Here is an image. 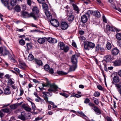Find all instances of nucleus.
Segmentation results:
<instances>
[{
	"instance_id": "obj_1",
	"label": "nucleus",
	"mask_w": 121,
	"mask_h": 121,
	"mask_svg": "<svg viewBox=\"0 0 121 121\" xmlns=\"http://www.w3.org/2000/svg\"><path fill=\"white\" fill-rule=\"evenodd\" d=\"M22 15L23 17L25 18L32 17L35 20H37V17L32 13H29L26 12H22Z\"/></svg>"
},
{
	"instance_id": "obj_2",
	"label": "nucleus",
	"mask_w": 121,
	"mask_h": 121,
	"mask_svg": "<svg viewBox=\"0 0 121 121\" xmlns=\"http://www.w3.org/2000/svg\"><path fill=\"white\" fill-rule=\"evenodd\" d=\"M94 44L91 42L88 41H86L84 43V47L85 49L86 50H89L88 47L90 48H93L95 46Z\"/></svg>"
},
{
	"instance_id": "obj_3",
	"label": "nucleus",
	"mask_w": 121,
	"mask_h": 121,
	"mask_svg": "<svg viewBox=\"0 0 121 121\" xmlns=\"http://www.w3.org/2000/svg\"><path fill=\"white\" fill-rule=\"evenodd\" d=\"M65 11L67 13V16L68 17V20L69 22L72 21L74 20V17L72 14V11L70 9L66 10Z\"/></svg>"
},
{
	"instance_id": "obj_4",
	"label": "nucleus",
	"mask_w": 121,
	"mask_h": 121,
	"mask_svg": "<svg viewBox=\"0 0 121 121\" xmlns=\"http://www.w3.org/2000/svg\"><path fill=\"white\" fill-rule=\"evenodd\" d=\"M58 87L55 84L53 83L51 85L50 88L48 89V91L50 92H54L57 91Z\"/></svg>"
},
{
	"instance_id": "obj_5",
	"label": "nucleus",
	"mask_w": 121,
	"mask_h": 121,
	"mask_svg": "<svg viewBox=\"0 0 121 121\" xmlns=\"http://www.w3.org/2000/svg\"><path fill=\"white\" fill-rule=\"evenodd\" d=\"M106 29L107 30L109 31L114 32L115 31L119 32V31L115 28L113 27L110 26L109 25H107L106 26Z\"/></svg>"
},
{
	"instance_id": "obj_6",
	"label": "nucleus",
	"mask_w": 121,
	"mask_h": 121,
	"mask_svg": "<svg viewBox=\"0 0 121 121\" xmlns=\"http://www.w3.org/2000/svg\"><path fill=\"white\" fill-rule=\"evenodd\" d=\"M48 41L50 43H56L57 42V40L54 38L49 37L47 38Z\"/></svg>"
},
{
	"instance_id": "obj_7",
	"label": "nucleus",
	"mask_w": 121,
	"mask_h": 121,
	"mask_svg": "<svg viewBox=\"0 0 121 121\" xmlns=\"http://www.w3.org/2000/svg\"><path fill=\"white\" fill-rule=\"evenodd\" d=\"M22 108H24L25 110L28 112H30L31 110V109L30 108L25 104H23L22 105Z\"/></svg>"
},
{
	"instance_id": "obj_8",
	"label": "nucleus",
	"mask_w": 121,
	"mask_h": 121,
	"mask_svg": "<svg viewBox=\"0 0 121 121\" xmlns=\"http://www.w3.org/2000/svg\"><path fill=\"white\" fill-rule=\"evenodd\" d=\"M61 27L63 30H65L67 29L68 27V25L65 22H63L61 24Z\"/></svg>"
},
{
	"instance_id": "obj_9",
	"label": "nucleus",
	"mask_w": 121,
	"mask_h": 121,
	"mask_svg": "<svg viewBox=\"0 0 121 121\" xmlns=\"http://www.w3.org/2000/svg\"><path fill=\"white\" fill-rule=\"evenodd\" d=\"M33 61L35 64H37L39 66H42L43 64L41 60L39 59L34 58Z\"/></svg>"
},
{
	"instance_id": "obj_10",
	"label": "nucleus",
	"mask_w": 121,
	"mask_h": 121,
	"mask_svg": "<svg viewBox=\"0 0 121 121\" xmlns=\"http://www.w3.org/2000/svg\"><path fill=\"white\" fill-rule=\"evenodd\" d=\"M119 51L117 48H113L111 51L112 54L114 55H116L119 53Z\"/></svg>"
},
{
	"instance_id": "obj_11",
	"label": "nucleus",
	"mask_w": 121,
	"mask_h": 121,
	"mask_svg": "<svg viewBox=\"0 0 121 121\" xmlns=\"http://www.w3.org/2000/svg\"><path fill=\"white\" fill-rule=\"evenodd\" d=\"M26 114L25 112H22L21 115L18 116V118L22 120H24L26 118Z\"/></svg>"
},
{
	"instance_id": "obj_12",
	"label": "nucleus",
	"mask_w": 121,
	"mask_h": 121,
	"mask_svg": "<svg viewBox=\"0 0 121 121\" xmlns=\"http://www.w3.org/2000/svg\"><path fill=\"white\" fill-rule=\"evenodd\" d=\"M113 0H108L109 2L111 4L112 6L113 7V8L116 10L118 11L121 13V9L119 8H117L114 5V3L113 2Z\"/></svg>"
},
{
	"instance_id": "obj_13",
	"label": "nucleus",
	"mask_w": 121,
	"mask_h": 121,
	"mask_svg": "<svg viewBox=\"0 0 121 121\" xmlns=\"http://www.w3.org/2000/svg\"><path fill=\"white\" fill-rule=\"evenodd\" d=\"M93 110L96 114L99 115L101 114V110L97 107L96 106H94Z\"/></svg>"
},
{
	"instance_id": "obj_14",
	"label": "nucleus",
	"mask_w": 121,
	"mask_h": 121,
	"mask_svg": "<svg viewBox=\"0 0 121 121\" xmlns=\"http://www.w3.org/2000/svg\"><path fill=\"white\" fill-rule=\"evenodd\" d=\"M87 17L86 15H83L81 17V21L83 23H86L87 22Z\"/></svg>"
},
{
	"instance_id": "obj_15",
	"label": "nucleus",
	"mask_w": 121,
	"mask_h": 121,
	"mask_svg": "<svg viewBox=\"0 0 121 121\" xmlns=\"http://www.w3.org/2000/svg\"><path fill=\"white\" fill-rule=\"evenodd\" d=\"M75 55H73L71 58V62L73 64H76L77 62V58L75 57Z\"/></svg>"
},
{
	"instance_id": "obj_16",
	"label": "nucleus",
	"mask_w": 121,
	"mask_h": 121,
	"mask_svg": "<svg viewBox=\"0 0 121 121\" xmlns=\"http://www.w3.org/2000/svg\"><path fill=\"white\" fill-rule=\"evenodd\" d=\"M15 83L14 81H13L11 78L8 79L7 81V85L9 86H11Z\"/></svg>"
},
{
	"instance_id": "obj_17",
	"label": "nucleus",
	"mask_w": 121,
	"mask_h": 121,
	"mask_svg": "<svg viewBox=\"0 0 121 121\" xmlns=\"http://www.w3.org/2000/svg\"><path fill=\"white\" fill-rule=\"evenodd\" d=\"M115 66L121 65V60H116L113 62Z\"/></svg>"
},
{
	"instance_id": "obj_18",
	"label": "nucleus",
	"mask_w": 121,
	"mask_h": 121,
	"mask_svg": "<svg viewBox=\"0 0 121 121\" xmlns=\"http://www.w3.org/2000/svg\"><path fill=\"white\" fill-rule=\"evenodd\" d=\"M104 49L103 48H101V46L99 45H97L96 47L95 51H98L100 50L101 52H103L104 51Z\"/></svg>"
},
{
	"instance_id": "obj_19",
	"label": "nucleus",
	"mask_w": 121,
	"mask_h": 121,
	"mask_svg": "<svg viewBox=\"0 0 121 121\" xmlns=\"http://www.w3.org/2000/svg\"><path fill=\"white\" fill-rule=\"evenodd\" d=\"M73 9L76 13H79V9L78 7L75 4H73L72 5Z\"/></svg>"
},
{
	"instance_id": "obj_20",
	"label": "nucleus",
	"mask_w": 121,
	"mask_h": 121,
	"mask_svg": "<svg viewBox=\"0 0 121 121\" xmlns=\"http://www.w3.org/2000/svg\"><path fill=\"white\" fill-rule=\"evenodd\" d=\"M1 110L3 112L5 113H10L11 112L10 109L7 108L2 109H1Z\"/></svg>"
},
{
	"instance_id": "obj_21",
	"label": "nucleus",
	"mask_w": 121,
	"mask_h": 121,
	"mask_svg": "<svg viewBox=\"0 0 121 121\" xmlns=\"http://www.w3.org/2000/svg\"><path fill=\"white\" fill-rule=\"evenodd\" d=\"M77 65L76 64H73L70 67L69 70L70 71H74L76 68Z\"/></svg>"
},
{
	"instance_id": "obj_22",
	"label": "nucleus",
	"mask_w": 121,
	"mask_h": 121,
	"mask_svg": "<svg viewBox=\"0 0 121 121\" xmlns=\"http://www.w3.org/2000/svg\"><path fill=\"white\" fill-rule=\"evenodd\" d=\"M120 80L119 77L117 76H114L113 78V82L115 83L118 82Z\"/></svg>"
},
{
	"instance_id": "obj_23",
	"label": "nucleus",
	"mask_w": 121,
	"mask_h": 121,
	"mask_svg": "<svg viewBox=\"0 0 121 121\" xmlns=\"http://www.w3.org/2000/svg\"><path fill=\"white\" fill-rule=\"evenodd\" d=\"M45 41V39L43 38H39L38 40V42L40 44H42L44 43Z\"/></svg>"
},
{
	"instance_id": "obj_24",
	"label": "nucleus",
	"mask_w": 121,
	"mask_h": 121,
	"mask_svg": "<svg viewBox=\"0 0 121 121\" xmlns=\"http://www.w3.org/2000/svg\"><path fill=\"white\" fill-rule=\"evenodd\" d=\"M11 93V91L9 88H5L4 90V93L5 95H9Z\"/></svg>"
},
{
	"instance_id": "obj_25",
	"label": "nucleus",
	"mask_w": 121,
	"mask_h": 121,
	"mask_svg": "<svg viewBox=\"0 0 121 121\" xmlns=\"http://www.w3.org/2000/svg\"><path fill=\"white\" fill-rule=\"evenodd\" d=\"M34 14H38L39 12V10L38 8L37 7H34L32 9ZM35 15V14H34Z\"/></svg>"
},
{
	"instance_id": "obj_26",
	"label": "nucleus",
	"mask_w": 121,
	"mask_h": 121,
	"mask_svg": "<svg viewBox=\"0 0 121 121\" xmlns=\"http://www.w3.org/2000/svg\"><path fill=\"white\" fill-rule=\"evenodd\" d=\"M115 85L118 91L121 89V83H116L115 84Z\"/></svg>"
},
{
	"instance_id": "obj_27",
	"label": "nucleus",
	"mask_w": 121,
	"mask_h": 121,
	"mask_svg": "<svg viewBox=\"0 0 121 121\" xmlns=\"http://www.w3.org/2000/svg\"><path fill=\"white\" fill-rule=\"evenodd\" d=\"M58 46H59L61 49L63 50L65 47V44L63 42H61L59 43Z\"/></svg>"
},
{
	"instance_id": "obj_28",
	"label": "nucleus",
	"mask_w": 121,
	"mask_h": 121,
	"mask_svg": "<svg viewBox=\"0 0 121 121\" xmlns=\"http://www.w3.org/2000/svg\"><path fill=\"white\" fill-rule=\"evenodd\" d=\"M9 54V52L8 50L6 49H4L2 55L3 56H5Z\"/></svg>"
},
{
	"instance_id": "obj_29",
	"label": "nucleus",
	"mask_w": 121,
	"mask_h": 121,
	"mask_svg": "<svg viewBox=\"0 0 121 121\" xmlns=\"http://www.w3.org/2000/svg\"><path fill=\"white\" fill-rule=\"evenodd\" d=\"M105 58L107 61H111L112 59V57L111 55H110L106 56L105 57Z\"/></svg>"
},
{
	"instance_id": "obj_30",
	"label": "nucleus",
	"mask_w": 121,
	"mask_h": 121,
	"mask_svg": "<svg viewBox=\"0 0 121 121\" xmlns=\"http://www.w3.org/2000/svg\"><path fill=\"white\" fill-rule=\"evenodd\" d=\"M55 22H54L53 26L54 27H58L60 25V24L58 21L56 19V20H55Z\"/></svg>"
},
{
	"instance_id": "obj_31",
	"label": "nucleus",
	"mask_w": 121,
	"mask_h": 121,
	"mask_svg": "<svg viewBox=\"0 0 121 121\" xmlns=\"http://www.w3.org/2000/svg\"><path fill=\"white\" fill-rule=\"evenodd\" d=\"M94 16L97 17H99L100 16V13L99 12L98 10L94 12Z\"/></svg>"
},
{
	"instance_id": "obj_32",
	"label": "nucleus",
	"mask_w": 121,
	"mask_h": 121,
	"mask_svg": "<svg viewBox=\"0 0 121 121\" xmlns=\"http://www.w3.org/2000/svg\"><path fill=\"white\" fill-rule=\"evenodd\" d=\"M56 72L58 74L60 75H66L68 73H66L61 71H57Z\"/></svg>"
},
{
	"instance_id": "obj_33",
	"label": "nucleus",
	"mask_w": 121,
	"mask_h": 121,
	"mask_svg": "<svg viewBox=\"0 0 121 121\" xmlns=\"http://www.w3.org/2000/svg\"><path fill=\"white\" fill-rule=\"evenodd\" d=\"M34 59L33 56L31 54H29L28 57V60L30 61H31Z\"/></svg>"
},
{
	"instance_id": "obj_34",
	"label": "nucleus",
	"mask_w": 121,
	"mask_h": 121,
	"mask_svg": "<svg viewBox=\"0 0 121 121\" xmlns=\"http://www.w3.org/2000/svg\"><path fill=\"white\" fill-rule=\"evenodd\" d=\"M45 14L47 17H49L50 19H51L52 18V16L51 13L48 11H46L45 12Z\"/></svg>"
},
{
	"instance_id": "obj_35",
	"label": "nucleus",
	"mask_w": 121,
	"mask_h": 121,
	"mask_svg": "<svg viewBox=\"0 0 121 121\" xmlns=\"http://www.w3.org/2000/svg\"><path fill=\"white\" fill-rule=\"evenodd\" d=\"M15 10L17 12H20L21 10L20 7V6L17 5L14 8Z\"/></svg>"
},
{
	"instance_id": "obj_36",
	"label": "nucleus",
	"mask_w": 121,
	"mask_h": 121,
	"mask_svg": "<svg viewBox=\"0 0 121 121\" xmlns=\"http://www.w3.org/2000/svg\"><path fill=\"white\" fill-rule=\"evenodd\" d=\"M17 107V105L16 104H14L11 105L10 106V108L12 109H15Z\"/></svg>"
},
{
	"instance_id": "obj_37",
	"label": "nucleus",
	"mask_w": 121,
	"mask_h": 121,
	"mask_svg": "<svg viewBox=\"0 0 121 121\" xmlns=\"http://www.w3.org/2000/svg\"><path fill=\"white\" fill-rule=\"evenodd\" d=\"M93 100H94V103L96 105H98L99 104L98 99L94 97H93Z\"/></svg>"
},
{
	"instance_id": "obj_38",
	"label": "nucleus",
	"mask_w": 121,
	"mask_h": 121,
	"mask_svg": "<svg viewBox=\"0 0 121 121\" xmlns=\"http://www.w3.org/2000/svg\"><path fill=\"white\" fill-rule=\"evenodd\" d=\"M116 37L117 39L120 40L121 39V33H117L116 35Z\"/></svg>"
},
{
	"instance_id": "obj_39",
	"label": "nucleus",
	"mask_w": 121,
	"mask_h": 121,
	"mask_svg": "<svg viewBox=\"0 0 121 121\" xmlns=\"http://www.w3.org/2000/svg\"><path fill=\"white\" fill-rule=\"evenodd\" d=\"M1 1L4 5H6L9 4V0H1Z\"/></svg>"
},
{
	"instance_id": "obj_40",
	"label": "nucleus",
	"mask_w": 121,
	"mask_h": 121,
	"mask_svg": "<svg viewBox=\"0 0 121 121\" xmlns=\"http://www.w3.org/2000/svg\"><path fill=\"white\" fill-rule=\"evenodd\" d=\"M111 44L108 42L106 44V48L107 49L109 50L111 48Z\"/></svg>"
},
{
	"instance_id": "obj_41",
	"label": "nucleus",
	"mask_w": 121,
	"mask_h": 121,
	"mask_svg": "<svg viewBox=\"0 0 121 121\" xmlns=\"http://www.w3.org/2000/svg\"><path fill=\"white\" fill-rule=\"evenodd\" d=\"M10 3L11 5L14 6L17 3L16 0H11Z\"/></svg>"
},
{
	"instance_id": "obj_42",
	"label": "nucleus",
	"mask_w": 121,
	"mask_h": 121,
	"mask_svg": "<svg viewBox=\"0 0 121 121\" xmlns=\"http://www.w3.org/2000/svg\"><path fill=\"white\" fill-rule=\"evenodd\" d=\"M93 13V11L92 10H89L86 13V14L88 15V16L89 17V16L91 15Z\"/></svg>"
},
{
	"instance_id": "obj_43",
	"label": "nucleus",
	"mask_w": 121,
	"mask_h": 121,
	"mask_svg": "<svg viewBox=\"0 0 121 121\" xmlns=\"http://www.w3.org/2000/svg\"><path fill=\"white\" fill-rule=\"evenodd\" d=\"M38 2L40 3H41L43 4L42 6L43 7V5L46 4H45L44 3L45 2V0H37Z\"/></svg>"
},
{
	"instance_id": "obj_44",
	"label": "nucleus",
	"mask_w": 121,
	"mask_h": 121,
	"mask_svg": "<svg viewBox=\"0 0 121 121\" xmlns=\"http://www.w3.org/2000/svg\"><path fill=\"white\" fill-rule=\"evenodd\" d=\"M37 97L38 98L36 99H35V100L36 101L39 102L40 101L42 102H44V100L41 99L38 96V97Z\"/></svg>"
},
{
	"instance_id": "obj_45",
	"label": "nucleus",
	"mask_w": 121,
	"mask_h": 121,
	"mask_svg": "<svg viewBox=\"0 0 121 121\" xmlns=\"http://www.w3.org/2000/svg\"><path fill=\"white\" fill-rule=\"evenodd\" d=\"M19 43L22 45H24L25 43L24 41L22 39L19 41Z\"/></svg>"
},
{
	"instance_id": "obj_46",
	"label": "nucleus",
	"mask_w": 121,
	"mask_h": 121,
	"mask_svg": "<svg viewBox=\"0 0 121 121\" xmlns=\"http://www.w3.org/2000/svg\"><path fill=\"white\" fill-rule=\"evenodd\" d=\"M44 68L45 70L48 71L50 69L49 66L48 65H45Z\"/></svg>"
},
{
	"instance_id": "obj_47",
	"label": "nucleus",
	"mask_w": 121,
	"mask_h": 121,
	"mask_svg": "<svg viewBox=\"0 0 121 121\" xmlns=\"http://www.w3.org/2000/svg\"><path fill=\"white\" fill-rule=\"evenodd\" d=\"M100 95V93L98 91L95 92L94 94V95L95 97H98Z\"/></svg>"
},
{
	"instance_id": "obj_48",
	"label": "nucleus",
	"mask_w": 121,
	"mask_h": 121,
	"mask_svg": "<svg viewBox=\"0 0 121 121\" xmlns=\"http://www.w3.org/2000/svg\"><path fill=\"white\" fill-rule=\"evenodd\" d=\"M81 96V95H78L77 94H75V95H71L70 96V97H76L77 98H78L80 97Z\"/></svg>"
},
{
	"instance_id": "obj_49",
	"label": "nucleus",
	"mask_w": 121,
	"mask_h": 121,
	"mask_svg": "<svg viewBox=\"0 0 121 121\" xmlns=\"http://www.w3.org/2000/svg\"><path fill=\"white\" fill-rule=\"evenodd\" d=\"M26 45L28 50L32 48V46L31 43H27Z\"/></svg>"
},
{
	"instance_id": "obj_50",
	"label": "nucleus",
	"mask_w": 121,
	"mask_h": 121,
	"mask_svg": "<svg viewBox=\"0 0 121 121\" xmlns=\"http://www.w3.org/2000/svg\"><path fill=\"white\" fill-rule=\"evenodd\" d=\"M69 48L68 46H66V47H65L63 49L64 50V51L65 52H67L69 50Z\"/></svg>"
},
{
	"instance_id": "obj_51",
	"label": "nucleus",
	"mask_w": 121,
	"mask_h": 121,
	"mask_svg": "<svg viewBox=\"0 0 121 121\" xmlns=\"http://www.w3.org/2000/svg\"><path fill=\"white\" fill-rule=\"evenodd\" d=\"M9 10H11L12 9L13 7L12 5L11 6H9V4H8L7 5H4Z\"/></svg>"
},
{
	"instance_id": "obj_52",
	"label": "nucleus",
	"mask_w": 121,
	"mask_h": 121,
	"mask_svg": "<svg viewBox=\"0 0 121 121\" xmlns=\"http://www.w3.org/2000/svg\"><path fill=\"white\" fill-rule=\"evenodd\" d=\"M50 73L52 74L54 73L53 69L52 68L49 69L48 71Z\"/></svg>"
},
{
	"instance_id": "obj_53",
	"label": "nucleus",
	"mask_w": 121,
	"mask_h": 121,
	"mask_svg": "<svg viewBox=\"0 0 121 121\" xmlns=\"http://www.w3.org/2000/svg\"><path fill=\"white\" fill-rule=\"evenodd\" d=\"M106 63H103V65H104V70L105 71H107L108 70L107 68V65L106 64Z\"/></svg>"
},
{
	"instance_id": "obj_54",
	"label": "nucleus",
	"mask_w": 121,
	"mask_h": 121,
	"mask_svg": "<svg viewBox=\"0 0 121 121\" xmlns=\"http://www.w3.org/2000/svg\"><path fill=\"white\" fill-rule=\"evenodd\" d=\"M90 101V100L89 99L86 98L85 99L84 102L85 103L87 104L89 103Z\"/></svg>"
},
{
	"instance_id": "obj_55",
	"label": "nucleus",
	"mask_w": 121,
	"mask_h": 121,
	"mask_svg": "<svg viewBox=\"0 0 121 121\" xmlns=\"http://www.w3.org/2000/svg\"><path fill=\"white\" fill-rule=\"evenodd\" d=\"M97 87L98 89L99 90L102 91L103 90V88L100 85L97 86Z\"/></svg>"
},
{
	"instance_id": "obj_56",
	"label": "nucleus",
	"mask_w": 121,
	"mask_h": 121,
	"mask_svg": "<svg viewBox=\"0 0 121 121\" xmlns=\"http://www.w3.org/2000/svg\"><path fill=\"white\" fill-rule=\"evenodd\" d=\"M13 56H12L11 55H9V59L13 60H14V59L13 58Z\"/></svg>"
},
{
	"instance_id": "obj_57",
	"label": "nucleus",
	"mask_w": 121,
	"mask_h": 121,
	"mask_svg": "<svg viewBox=\"0 0 121 121\" xmlns=\"http://www.w3.org/2000/svg\"><path fill=\"white\" fill-rule=\"evenodd\" d=\"M79 39L80 40L82 41H85L86 39V38L83 36H81L79 37Z\"/></svg>"
},
{
	"instance_id": "obj_58",
	"label": "nucleus",
	"mask_w": 121,
	"mask_h": 121,
	"mask_svg": "<svg viewBox=\"0 0 121 121\" xmlns=\"http://www.w3.org/2000/svg\"><path fill=\"white\" fill-rule=\"evenodd\" d=\"M2 112L3 111L1 110L0 111V117L1 118L3 117L4 116V115Z\"/></svg>"
},
{
	"instance_id": "obj_59",
	"label": "nucleus",
	"mask_w": 121,
	"mask_h": 121,
	"mask_svg": "<svg viewBox=\"0 0 121 121\" xmlns=\"http://www.w3.org/2000/svg\"><path fill=\"white\" fill-rule=\"evenodd\" d=\"M20 93L19 95L20 96H22L24 93V91L22 88L20 89Z\"/></svg>"
},
{
	"instance_id": "obj_60",
	"label": "nucleus",
	"mask_w": 121,
	"mask_h": 121,
	"mask_svg": "<svg viewBox=\"0 0 121 121\" xmlns=\"http://www.w3.org/2000/svg\"><path fill=\"white\" fill-rule=\"evenodd\" d=\"M27 3L28 5L29 6H30L32 3V2L31 0H27Z\"/></svg>"
},
{
	"instance_id": "obj_61",
	"label": "nucleus",
	"mask_w": 121,
	"mask_h": 121,
	"mask_svg": "<svg viewBox=\"0 0 121 121\" xmlns=\"http://www.w3.org/2000/svg\"><path fill=\"white\" fill-rule=\"evenodd\" d=\"M56 20V19H52V20H51L50 21V23L52 26L53 25V24L54 23V22H55V20Z\"/></svg>"
},
{
	"instance_id": "obj_62",
	"label": "nucleus",
	"mask_w": 121,
	"mask_h": 121,
	"mask_svg": "<svg viewBox=\"0 0 121 121\" xmlns=\"http://www.w3.org/2000/svg\"><path fill=\"white\" fill-rule=\"evenodd\" d=\"M88 105L89 106L92 107H94V106H95V105L94 104L91 102L89 103Z\"/></svg>"
},
{
	"instance_id": "obj_63",
	"label": "nucleus",
	"mask_w": 121,
	"mask_h": 121,
	"mask_svg": "<svg viewBox=\"0 0 121 121\" xmlns=\"http://www.w3.org/2000/svg\"><path fill=\"white\" fill-rule=\"evenodd\" d=\"M44 99L46 102H48V97L47 96H44Z\"/></svg>"
},
{
	"instance_id": "obj_64",
	"label": "nucleus",
	"mask_w": 121,
	"mask_h": 121,
	"mask_svg": "<svg viewBox=\"0 0 121 121\" xmlns=\"http://www.w3.org/2000/svg\"><path fill=\"white\" fill-rule=\"evenodd\" d=\"M106 119L107 121H112L111 119L108 116L107 117Z\"/></svg>"
}]
</instances>
